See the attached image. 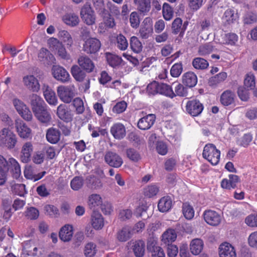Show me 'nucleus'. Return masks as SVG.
<instances>
[{"label":"nucleus","mask_w":257,"mask_h":257,"mask_svg":"<svg viewBox=\"0 0 257 257\" xmlns=\"http://www.w3.org/2000/svg\"><path fill=\"white\" fill-rule=\"evenodd\" d=\"M17 142L16 135L13 132L6 128L2 130L0 135V146L11 150L14 148Z\"/></svg>","instance_id":"1"},{"label":"nucleus","mask_w":257,"mask_h":257,"mask_svg":"<svg viewBox=\"0 0 257 257\" xmlns=\"http://www.w3.org/2000/svg\"><path fill=\"white\" fill-rule=\"evenodd\" d=\"M202 155L211 164L216 165L219 161L220 152L214 145L209 144L204 147Z\"/></svg>","instance_id":"2"},{"label":"nucleus","mask_w":257,"mask_h":257,"mask_svg":"<svg viewBox=\"0 0 257 257\" xmlns=\"http://www.w3.org/2000/svg\"><path fill=\"white\" fill-rule=\"evenodd\" d=\"M101 46L99 40L95 38H89L84 41L82 50L89 55H95L99 51Z\"/></svg>","instance_id":"3"},{"label":"nucleus","mask_w":257,"mask_h":257,"mask_svg":"<svg viewBox=\"0 0 257 257\" xmlns=\"http://www.w3.org/2000/svg\"><path fill=\"white\" fill-rule=\"evenodd\" d=\"M80 16L83 21L87 25L95 24L96 16L90 4L86 3L81 8Z\"/></svg>","instance_id":"4"},{"label":"nucleus","mask_w":257,"mask_h":257,"mask_svg":"<svg viewBox=\"0 0 257 257\" xmlns=\"http://www.w3.org/2000/svg\"><path fill=\"white\" fill-rule=\"evenodd\" d=\"M73 87L59 86L57 87V94L60 99L65 103H69L74 96Z\"/></svg>","instance_id":"5"},{"label":"nucleus","mask_w":257,"mask_h":257,"mask_svg":"<svg viewBox=\"0 0 257 257\" xmlns=\"http://www.w3.org/2000/svg\"><path fill=\"white\" fill-rule=\"evenodd\" d=\"M203 108V104L197 99L188 101L186 105V111L192 116H198Z\"/></svg>","instance_id":"6"},{"label":"nucleus","mask_w":257,"mask_h":257,"mask_svg":"<svg viewBox=\"0 0 257 257\" xmlns=\"http://www.w3.org/2000/svg\"><path fill=\"white\" fill-rule=\"evenodd\" d=\"M104 160L109 166L114 168H119L123 163L121 157L116 153L112 151L106 152Z\"/></svg>","instance_id":"7"},{"label":"nucleus","mask_w":257,"mask_h":257,"mask_svg":"<svg viewBox=\"0 0 257 257\" xmlns=\"http://www.w3.org/2000/svg\"><path fill=\"white\" fill-rule=\"evenodd\" d=\"M15 127L17 132L22 139H28L31 138V129L21 119H17L15 120Z\"/></svg>","instance_id":"8"},{"label":"nucleus","mask_w":257,"mask_h":257,"mask_svg":"<svg viewBox=\"0 0 257 257\" xmlns=\"http://www.w3.org/2000/svg\"><path fill=\"white\" fill-rule=\"evenodd\" d=\"M53 76L58 81L65 83L69 81V74L62 67L59 65H53L52 68Z\"/></svg>","instance_id":"9"},{"label":"nucleus","mask_w":257,"mask_h":257,"mask_svg":"<svg viewBox=\"0 0 257 257\" xmlns=\"http://www.w3.org/2000/svg\"><path fill=\"white\" fill-rule=\"evenodd\" d=\"M38 59L45 66H49L55 63L54 55L47 49L42 48L38 54Z\"/></svg>","instance_id":"10"},{"label":"nucleus","mask_w":257,"mask_h":257,"mask_svg":"<svg viewBox=\"0 0 257 257\" xmlns=\"http://www.w3.org/2000/svg\"><path fill=\"white\" fill-rule=\"evenodd\" d=\"M38 120L43 124L48 125L52 120V117L47 106L34 113Z\"/></svg>","instance_id":"11"},{"label":"nucleus","mask_w":257,"mask_h":257,"mask_svg":"<svg viewBox=\"0 0 257 257\" xmlns=\"http://www.w3.org/2000/svg\"><path fill=\"white\" fill-rule=\"evenodd\" d=\"M23 82L25 86L34 92H37L40 89V85L38 79L32 75H27L23 78Z\"/></svg>","instance_id":"12"},{"label":"nucleus","mask_w":257,"mask_h":257,"mask_svg":"<svg viewBox=\"0 0 257 257\" xmlns=\"http://www.w3.org/2000/svg\"><path fill=\"white\" fill-rule=\"evenodd\" d=\"M77 62L79 66L87 73L93 72L95 68L93 61L86 55L80 56Z\"/></svg>","instance_id":"13"},{"label":"nucleus","mask_w":257,"mask_h":257,"mask_svg":"<svg viewBox=\"0 0 257 257\" xmlns=\"http://www.w3.org/2000/svg\"><path fill=\"white\" fill-rule=\"evenodd\" d=\"M57 115L60 119L66 122H70L73 119L71 110L65 104H61L58 106Z\"/></svg>","instance_id":"14"},{"label":"nucleus","mask_w":257,"mask_h":257,"mask_svg":"<svg viewBox=\"0 0 257 257\" xmlns=\"http://www.w3.org/2000/svg\"><path fill=\"white\" fill-rule=\"evenodd\" d=\"M203 215L205 221L211 225L217 226L221 222V216L215 211L206 210L204 212Z\"/></svg>","instance_id":"15"},{"label":"nucleus","mask_w":257,"mask_h":257,"mask_svg":"<svg viewBox=\"0 0 257 257\" xmlns=\"http://www.w3.org/2000/svg\"><path fill=\"white\" fill-rule=\"evenodd\" d=\"M29 99L33 113L47 106L44 100L36 94L30 95Z\"/></svg>","instance_id":"16"},{"label":"nucleus","mask_w":257,"mask_h":257,"mask_svg":"<svg viewBox=\"0 0 257 257\" xmlns=\"http://www.w3.org/2000/svg\"><path fill=\"white\" fill-rule=\"evenodd\" d=\"M155 119V114H149L140 119L138 122V126L141 130H148L154 124Z\"/></svg>","instance_id":"17"},{"label":"nucleus","mask_w":257,"mask_h":257,"mask_svg":"<svg viewBox=\"0 0 257 257\" xmlns=\"http://www.w3.org/2000/svg\"><path fill=\"white\" fill-rule=\"evenodd\" d=\"M219 249L220 257H236L234 247L229 243H222Z\"/></svg>","instance_id":"18"},{"label":"nucleus","mask_w":257,"mask_h":257,"mask_svg":"<svg viewBox=\"0 0 257 257\" xmlns=\"http://www.w3.org/2000/svg\"><path fill=\"white\" fill-rule=\"evenodd\" d=\"M135 256L136 257H143L145 254V243L142 240L131 241L130 242Z\"/></svg>","instance_id":"19"},{"label":"nucleus","mask_w":257,"mask_h":257,"mask_svg":"<svg viewBox=\"0 0 257 257\" xmlns=\"http://www.w3.org/2000/svg\"><path fill=\"white\" fill-rule=\"evenodd\" d=\"M110 133L116 140L122 139L126 135V130L121 123L114 124L110 128Z\"/></svg>","instance_id":"20"},{"label":"nucleus","mask_w":257,"mask_h":257,"mask_svg":"<svg viewBox=\"0 0 257 257\" xmlns=\"http://www.w3.org/2000/svg\"><path fill=\"white\" fill-rule=\"evenodd\" d=\"M73 234V226L69 224H65L60 228L59 237L62 241L68 242L71 239Z\"/></svg>","instance_id":"21"},{"label":"nucleus","mask_w":257,"mask_h":257,"mask_svg":"<svg viewBox=\"0 0 257 257\" xmlns=\"http://www.w3.org/2000/svg\"><path fill=\"white\" fill-rule=\"evenodd\" d=\"M182 82L186 87H193L197 83V76L194 72L191 71L186 72L182 76Z\"/></svg>","instance_id":"22"},{"label":"nucleus","mask_w":257,"mask_h":257,"mask_svg":"<svg viewBox=\"0 0 257 257\" xmlns=\"http://www.w3.org/2000/svg\"><path fill=\"white\" fill-rule=\"evenodd\" d=\"M42 89L44 97L47 102L50 105H56L57 99L55 92L48 85L46 84L43 85Z\"/></svg>","instance_id":"23"},{"label":"nucleus","mask_w":257,"mask_h":257,"mask_svg":"<svg viewBox=\"0 0 257 257\" xmlns=\"http://www.w3.org/2000/svg\"><path fill=\"white\" fill-rule=\"evenodd\" d=\"M8 171L9 170L12 172L13 177L18 179L21 174L20 166L18 162L14 158H9L8 161Z\"/></svg>","instance_id":"24"},{"label":"nucleus","mask_w":257,"mask_h":257,"mask_svg":"<svg viewBox=\"0 0 257 257\" xmlns=\"http://www.w3.org/2000/svg\"><path fill=\"white\" fill-rule=\"evenodd\" d=\"M33 151V146L30 142L26 143L23 146L20 158L24 163H27L30 160L31 153Z\"/></svg>","instance_id":"25"},{"label":"nucleus","mask_w":257,"mask_h":257,"mask_svg":"<svg viewBox=\"0 0 257 257\" xmlns=\"http://www.w3.org/2000/svg\"><path fill=\"white\" fill-rule=\"evenodd\" d=\"M91 224L95 229H100L103 227V218L99 212L94 210L93 211L91 215Z\"/></svg>","instance_id":"26"},{"label":"nucleus","mask_w":257,"mask_h":257,"mask_svg":"<svg viewBox=\"0 0 257 257\" xmlns=\"http://www.w3.org/2000/svg\"><path fill=\"white\" fill-rule=\"evenodd\" d=\"M239 179L236 175H229V180L224 179L221 183V186L223 188L230 189L231 188H234L236 187V183L238 182Z\"/></svg>","instance_id":"27"},{"label":"nucleus","mask_w":257,"mask_h":257,"mask_svg":"<svg viewBox=\"0 0 257 257\" xmlns=\"http://www.w3.org/2000/svg\"><path fill=\"white\" fill-rule=\"evenodd\" d=\"M71 72L74 79L79 82L83 81L86 76V72L79 65H77L72 66Z\"/></svg>","instance_id":"28"},{"label":"nucleus","mask_w":257,"mask_h":257,"mask_svg":"<svg viewBox=\"0 0 257 257\" xmlns=\"http://www.w3.org/2000/svg\"><path fill=\"white\" fill-rule=\"evenodd\" d=\"M60 132L59 130L51 127L47 131V140L51 144H56L60 140Z\"/></svg>","instance_id":"29"},{"label":"nucleus","mask_w":257,"mask_h":257,"mask_svg":"<svg viewBox=\"0 0 257 257\" xmlns=\"http://www.w3.org/2000/svg\"><path fill=\"white\" fill-rule=\"evenodd\" d=\"M234 93L231 90H225L220 96V102L224 106H228L234 102Z\"/></svg>","instance_id":"30"},{"label":"nucleus","mask_w":257,"mask_h":257,"mask_svg":"<svg viewBox=\"0 0 257 257\" xmlns=\"http://www.w3.org/2000/svg\"><path fill=\"white\" fill-rule=\"evenodd\" d=\"M177 237V234L174 229H169L162 235V241L165 245L172 244Z\"/></svg>","instance_id":"31"},{"label":"nucleus","mask_w":257,"mask_h":257,"mask_svg":"<svg viewBox=\"0 0 257 257\" xmlns=\"http://www.w3.org/2000/svg\"><path fill=\"white\" fill-rule=\"evenodd\" d=\"M172 205V201L171 198L168 196L162 197L159 201L158 204V209L160 211L165 212L169 211Z\"/></svg>","instance_id":"32"},{"label":"nucleus","mask_w":257,"mask_h":257,"mask_svg":"<svg viewBox=\"0 0 257 257\" xmlns=\"http://www.w3.org/2000/svg\"><path fill=\"white\" fill-rule=\"evenodd\" d=\"M227 74L225 72H221L208 79V85L211 87H216L218 84L223 82L227 78Z\"/></svg>","instance_id":"33"},{"label":"nucleus","mask_w":257,"mask_h":257,"mask_svg":"<svg viewBox=\"0 0 257 257\" xmlns=\"http://www.w3.org/2000/svg\"><path fill=\"white\" fill-rule=\"evenodd\" d=\"M134 3L138 11L144 15L151 9V0H134Z\"/></svg>","instance_id":"34"},{"label":"nucleus","mask_w":257,"mask_h":257,"mask_svg":"<svg viewBox=\"0 0 257 257\" xmlns=\"http://www.w3.org/2000/svg\"><path fill=\"white\" fill-rule=\"evenodd\" d=\"M105 55L108 64L113 68L119 66L122 62L121 58L117 55L110 53H106Z\"/></svg>","instance_id":"35"},{"label":"nucleus","mask_w":257,"mask_h":257,"mask_svg":"<svg viewBox=\"0 0 257 257\" xmlns=\"http://www.w3.org/2000/svg\"><path fill=\"white\" fill-rule=\"evenodd\" d=\"M203 241L198 238L193 239L190 243V250L194 255L199 254L203 249Z\"/></svg>","instance_id":"36"},{"label":"nucleus","mask_w":257,"mask_h":257,"mask_svg":"<svg viewBox=\"0 0 257 257\" xmlns=\"http://www.w3.org/2000/svg\"><path fill=\"white\" fill-rule=\"evenodd\" d=\"M63 21L66 25L75 27L79 24V19L75 14H69L63 16Z\"/></svg>","instance_id":"37"},{"label":"nucleus","mask_w":257,"mask_h":257,"mask_svg":"<svg viewBox=\"0 0 257 257\" xmlns=\"http://www.w3.org/2000/svg\"><path fill=\"white\" fill-rule=\"evenodd\" d=\"M158 93L165 95L167 96L173 98L176 95L173 91L171 87L167 84L161 83H159Z\"/></svg>","instance_id":"38"},{"label":"nucleus","mask_w":257,"mask_h":257,"mask_svg":"<svg viewBox=\"0 0 257 257\" xmlns=\"http://www.w3.org/2000/svg\"><path fill=\"white\" fill-rule=\"evenodd\" d=\"M100 15L103 18V23L105 27L112 28L115 25L113 18L107 10H103L102 13H100Z\"/></svg>","instance_id":"39"},{"label":"nucleus","mask_w":257,"mask_h":257,"mask_svg":"<svg viewBox=\"0 0 257 257\" xmlns=\"http://www.w3.org/2000/svg\"><path fill=\"white\" fill-rule=\"evenodd\" d=\"M58 37L66 43L68 47H71L73 43V39L69 33L65 30H61L58 34Z\"/></svg>","instance_id":"40"},{"label":"nucleus","mask_w":257,"mask_h":257,"mask_svg":"<svg viewBox=\"0 0 257 257\" xmlns=\"http://www.w3.org/2000/svg\"><path fill=\"white\" fill-rule=\"evenodd\" d=\"M87 180L88 187L91 189H97L102 186L100 179L94 176H88Z\"/></svg>","instance_id":"41"},{"label":"nucleus","mask_w":257,"mask_h":257,"mask_svg":"<svg viewBox=\"0 0 257 257\" xmlns=\"http://www.w3.org/2000/svg\"><path fill=\"white\" fill-rule=\"evenodd\" d=\"M131 236V230L128 227H123L117 233V238L120 241H126Z\"/></svg>","instance_id":"42"},{"label":"nucleus","mask_w":257,"mask_h":257,"mask_svg":"<svg viewBox=\"0 0 257 257\" xmlns=\"http://www.w3.org/2000/svg\"><path fill=\"white\" fill-rule=\"evenodd\" d=\"M130 46L132 50L137 53L141 52L143 49L142 43L139 39L135 36L131 37L130 40Z\"/></svg>","instance_id":"43"},{"label":"nucleus","mask_w":257,"mask_h":257,"mask_svg":"<svg viewBox=\"0 0 257 257\" xmlns=\"http://www.w3.org/2000/svg\"><path fill=\"white\" fill-rule=\"evenodd\" d=\"M237 19V14L234 13L233 10L231 9L227 10L224 13L222 20L226 22L227 24L233 23Z\"/></svg>","instance_id":"44"},{"label":"nucleus","mask_w":257,"mask_h":257,"mask_svg":"<svg viewBox=\"0 0 257 257\" xmlns=\"http://www.w3.org/2000/svg\"><path fill=\"white\" fill-rule=\"evenodd\" d=\"M159 191V188L157 185H151L144 188V194L147 197L151 198L156 195Z\"/></svg>","instance_id":"45"},{"label":"nucleus","mask_w":257,"mask_h":257,"mask_svg":"<svg viewBox=\"0 0 257 257\" xmlns=\"http://www.w3.org/2000/svg\"><path fill=\"white\" fill-rule=\"evenodd\" d=\"M192 65L196 69H204L207 68L208 66V63L205 59L197 57L193 59Z\"/></svg>","instance_id":"46"},{"label":"nucleus","mask_w":257,"mask_h":257,"mask_svg":"<svg viewBox=\"0 0 257 257\" xmlns=\"http://www.w3.org/2000/svg\"><path fill=\"white\" fill-rule=\"evenodd\" d=\"M183 213L187 219H191L194 215L193 207L187 203H183L182 207Z\"/></svg>","instance_id":"47"},{"label":"nucleus","mask_w":257,"mask_h":257,"mask_svg":"<svg viewBox=\"0 0 257 257\" xmlns=\"http://www.w3.org/2000/svg\"><path fill=\"white\" fill-rule=\"evenodd\" d=\"M24 214L25 217L28 219L35 220L38 218L39 216V211L37 208L31 207L27 209L26 211L24 212Z\"/></svg>","instance_id":"48"},{"label":"nucleus","mask_w":257,"mask_h":257,"mask_svg":"<svg viewBox=\"0 0 257 257\" xmlns=\"http://www.w3.org/2000/svg\"><path fill=\"white\" fill-rule=\"evenodd\" d=\"M101 203V198L98 194H92L89 197L88 204L90 209L100 205Z\"/></svg>","instance_id":"49"},{"label":"nucleus","mask_w":257,"mask_h":257,"mask_svg":"<svg viewBox=\"0 0 257 257\" xmlns=\"http://www.w3.org/2000/svg\"><path fill=\"white\" fill-rule=\"evenodd\" d=\"M162 12L163 17L166 20H170L173 16V9L171 6L167 3H164L163 8Z\"/></svg>","instance_id":"50"},{"label":"nucleus","mask_w":257,"mask_h":257,"mask_svg":"<svg viewBox=\"0 0 257 257\" xmlns=\"http://www.w3.org/2000/svg\"><path fill=\"white\" fill-rule=\"evenodd\" d=\"M255 85V76L253 74H247L244 80V86L252 90L254 88Z\"/></svg>","instance_id":"51"},{"label":"nucleus","mask_w":257,"mask_h":257,"mask_svg":"<svg viewBox=\"0 0 257 257\" xmlns=\"http://www.w3.org/2000/svg\"><path fill=\"white\" fill-rule=\"evenodd\" d=\"M126 156L131 161L137 162L141 159V156L139 153L133 148H130L126 150Z\"/></svg>","instance_id":"52"},{"label":"nucleus","mask_w":257,"mask_h":257,"mask_svg":"<svg viewBox=\"0 0 257 257\" xmlns=\"http://www.w3.org/2000/svg\"><path fill=\"white\" fill-rule=\"evenodd\" d=\"M96 245L92 242L86 244L84 250V255L86 257H93L96 253Z\"/></svg>","instance_id":"53"},{"label":"nucleus","mask_w":257,"mask_h":257,"mask_svg":"<svg viewBox=\"0 0 257 257\" xmlns=\"http://www.w3.org/2000/svg\"><path fill=\"white\" fill-rule=\"evenodd\" d=\"M182 20L180 18H176L172 24V33L174 34L180 33L182 31Z\"/></svg>","instance_id":"54"},{"label":"nucleus","mask_w":257,"mask_h":257,"mask_svg":"<svg viewBox=\"0 0 257 257\" xmlns=\"http://www.w3.org/2000/svg\"><path fill=\"white\" fill-rule=\"evenodd\" d=\"M183 71V66L181 63H177L174 64L171 69L170 73L172 77H179Z\"/></svg>","instance_id":"55"},{"label":"nucleus","mask_w":257,"mask_h":257,"mask_svg":"<svg viewBox=\"0 0 257 257\" xmlns=\"http://www.w3.org/2000/svg\"><path fill=\"white\" fill-rule=\"evenodd\" d=\"M117 47L121 50H125L128 47V43L125 37L119 34L116 37Z\"/></svg>","instance_id":"56"},{"label":"nucleus","mask_w":257,"mask_h":257,"mask_svg":"<svg viewBox=\"0 0 257 257\" xmlns=\"http://www.w3.org/2000/svg\"><path fill=\"white\" fill-rule=\"evenodd\" d=\"M71 187L74 190H78L83 185V179L82 177H75L71 181Z\"/></svg>","instance_id":"57"},{"label":"nucleus","mask_w":257,"mask_h":257,"mask_svg":"<svg viewBox=\"0 0 257 257\" xmlns=\"http://www.w3.org/2000/svg\"><path fill=\"white\" fill-rule=\"evenodd\" d=\"M140 33L143 39H147L151 35L153 32V28L152 26L145 25L142 27L140 30Z\"/></svg>","instance_id":"58"},{"label":"nucleus","mask_w":257,"mask_h":257,"mask_svg":"<svg viewBox=\"0 0 257 257\" xmlns=\"http://www.w3.org/2000/svg\"><path fill=\"white\" fill-rule=\"evenodd\" d=\"M62 43L55 38H50L48 40V44L49 49L52 51L55 52L58 48L61 46Z\"/></svg>","instance_id":"59"},{"label":"nucleus","mask_w":257,"mask_h":257,"mask_svg":"<svg viewBox=\"0 0 257 257\" xmlns=\"http://www.w3.org/2000/svg\"><path fill=\"white\" fill-rule=\"evenodd\" d=\"M249 90L245 86H239L238 88L237 94L241 100L247 101L248 99Z\"/></svg>","instance_id":"60"},{"label":"nucleus","mask_w":257,"mask_h":257,"mask_svg":"<svg viewBox=\"0 0 257 257\" xmlns=\"http://www.w3.org/2000/svg\"><path fill=\"white\" fill-rule=\"evenodd\" d=\"M73 104L76 108V111L77 114H81L84 112L83 102L80 98H75L73 101Z\"/></svg>","instance_id":"61"},{"label":"nucleus","mask_w":257,"mask_h":257,"mask_svg":"<svg viewBox=\"0 0 257 257\" xmlns=\"http://www.w3.org/2000/svg\"><path fill=\"white\" fill-rule=\"evenodd\" d=\"M184 85L182 84H178L175 88V94L179 96H186L187 95L188 91L186 86L185 87Z\"/></svg>","instance_id":"62"},{"label":"nucleus","mask_w":257,"mask_h":257,"mask_svg":"<svg viewBox=\"0 0 257 257\" xmlns=\"http://www.w3.org/2000/svg\"><path fill=\"white\" fill-rule=\"evenodd\" d=\"M213 47L210 43H206L199 47V53L200 55H205L213 51Z\"/></svg>","instance_id":"63"},{"label":"nucleus","mask_w":257,"mask_h":257,"mask_svg":"<svg viewBox=\"0 0 257 257\" xmlns=\"http://www.w3.org/2000/svg\"><path fill=\"white\" fill-rule=\"evenodd\" d=\"M159 83L153 81L150 83L147 87V91L149 94L155 95L158 93Z\"/></svg>","instance_id":"64"}]
</instances>
